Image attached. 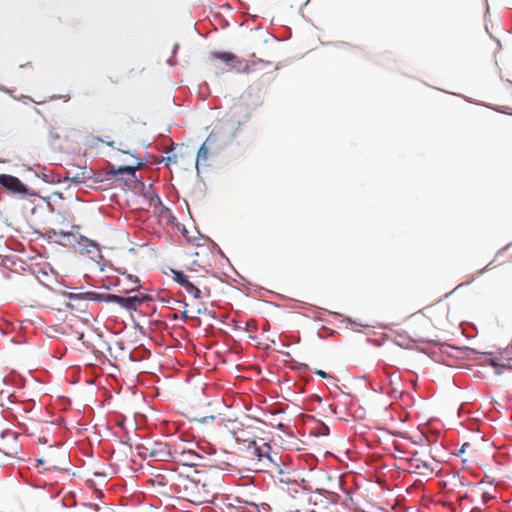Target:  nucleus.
<instances>
[{
	"instance_id": "c9c22d12",
	"label": "nucleus",
	"mask_w": 512,
	"mask_h": 512,
	"mask_svg": "<svg viewBox=\"0 0 512 512\" xmlns=\"http://www.w3.org/2000/svg\"><path fill=\"white\" fill-rule=\"evenodd\" d=\"M485 2H486V10L488 11L489 7H488V4H487V0H485Z\"/></svg>"
},
{
	"instance_id": "f03ea898",
	"label": "nucleus",
	"mask_w": 512,
	"mask_h": 512,
	"mask_svg": "<svg viewBox=\"0 0 512 512\" xmlns=\"http://www.w3.org/2000/svg\"><path fill=\"white\" fill-rule=\"evenodd\" d=\"M211 66L215 70L222 71H244L247 67L246 60L239 58L231 52L214 51L210 54Z\"/></svg>"
},
{
	"instance_id": "412c9836",
	"label": "nucleus",
	"mask_w": 512,
	"mask_h": 512,
	"mask_svg": "<svg viewBox=\"0 0 512 512\" xmlns=\"http://www.w3.org/2000/svg\"><path fill=\"white\" fill-rule=\"evenodd\" d=\"M51 232H52L55 236L59 235V236H63V237H64V236H70V235H71V232H67V231H65V230H59V231H57V230L53 229Z\"/></svg>"
},
{
	"instance_id": "5701e85b",
	"label": "nucleus",
	"mask_w": 512,
	"mask_h": 512,
	"mask_svg": "<svg viewBox=\"0 0 512 512\" xmlns=\"http://www.w3.org/2000/svg\"><path fill=\"white\" fill-rule=\"evenodd\" d=\"M316 373L322 378H326L328 376L327 373L323 370H317Z\"/></svg>"
},
{
	"instance_id": "9d476101",
	"label": "nucleus",
	"mask_w": 512,
	"mask_h": 512,
	"mask_svg": "<svg viewBox=\"0 0 512 512\" xmlns=\"http://www.w3.org/2000/svg\"><path fill=\"white\" fill-rule=\"evenodd\" d=\"M231 114L233 116L243 114L241 119L237 121L238 124H241V122L247 121L250 118L252 114V109L249 106V104L246 101H244V99H240L239 101L234 103L231 109Z\"/></svg>"
},
{
	"instance_id": "cd10ccee",
	"label": "nucleus",
	"mask_w": 512,
	"mask_h": 512,
	"mask_svg": "<svg viewBox=\"0 0 512 512\" xmlns=\"http://www.w3.org/2000/svg\"><path fill=\"white\" fill-rule=\"evenodd\" d=\"M356 434H360V435H362V434H363V432H362V431H358V430L356 429V427L354 426V435H356Z\"/></svg>"
},
{
	"instance_id": "423d86ee",
	"label": "nucleus",
	"mask_w": 512,
	"mask_h": 512,
	"mask_svg": "<svg viewBox=\"0 0 512 512\" xmlns=\"http://www.w3.org/2000/svg\"><path fill=\"white\" fill-rule=\"evenodd\" d=\"M0 185L13 194H27L26 186L15 176L0 174Z\"/></svg>"
},
{
	"instance_id": "e433bc0d",
	"label": "nucleus",
	"mask_w": 512,
	"mask_h": 512,
	"mask_svg": "<svg viewBox=\"0 0 512 512\" xmlns=\"http://www.w3.org/2000/svg\"><path fill=\"white\" fill-rule=\"evenodd\" d=\"M509 246H510V245L505 246L502 250H506V249H508V247H509Z\"/></svg>"
},
{
	"instance_id": "2f4dec72",
	"label": "nucleus",
	"mask_w": 512,
	"mask_h": 512,
	"mask_svg": "<svg viewBox=\"0 0 512 512\" xmlns=\"http://www.w3.org/2000/svg\"><path fill=\"white\" fill-rule=\"evenodd\" d=\"M182 317H183V318H186V317H187V311H183V312H182Z\"/></svg>"
},
{
	"instance_id": "7ed1b4c3",
	"label": "nucleus",
	"mask_w": 512,
	"mask_h": 512,
	"mask_svg": "<svg viewBox=\"0 0 512 512\" xmlns=\"http://www.w3.org/2000/svg\"><path fill=\"white\" fill-rule=\"evenodd\" d=\"M173 280L177 282L185 291L191 294L195 299L201 298V289L203 280L201 277L193 274H185L182 271L172 270Z\"/></svg>"
},
{
	"instance_id": "7c9ffc66",
	"label": "nucleus",
	"mask_w": 512,
	"mask_h": 512,
	"mask_svg": "<svg viewBox=\"0 0 512 512\" xmlns=\"http://www.w3.org/2000/svg\"><path fill=\"white\" fill-rule=\"evenodd\" d=\"M353 487H354V491L357 490L359 488V486L356 484V482L354 481V484H353Z\"/></svg>"
},
{
	"instance_id": "4be33fe9",
	"label": "nucleus",
	"mask_w": 512,
	"mask_h": 512,
	"mask_svg": "<svg viewBox=\"0 0 512 512\" xmlns=\"http://www.w3.org/2000/svg\"><path fill=\"white\" fill-rule=\"evenodd\" d=\"M388 395L391 398L397 399L401 395V391H399L397 389H392L391 391L388 392Z\"/></svg>"
},
{
	"instance_id": "f3484780",
	"label": "nucleus",
	"mask_w": 512,
	"mask_h": 512,
	"mask_svg": "<svg viewBox=\"0 0 512 512\" xmlns=\"http://www.w3.org/2000/svg\"><path fill=\"white\" fill-rule=\"evenodd\" d=\"M366 415V410L362 406L354 407V420L356 419H364Z\"/></svg>"
},
{
	"instance_id": "f8f14e48",
	"label": "nucleus",
	"mask_w": 512,
	"mask_h": 512,
	"mask_svg": "<svg viewBox=\"0 0 512 512\" xmlns=\"http://www.w3.org/2000/svg\"><path fill=\"white\" fill-rule=\"evenodd\" d=\"M247 67L244 71H240L239 73L243 74H252L256 72H261L267 67H272V63L269 61H264L261 59L258 60H246Z\"/></svg>"
},
{
	"instance_id": "f704fd0d",
	"label": "nucleus",
	"mask_w": 512,
	"mask_h": 512,
	"mask_svg": "<svg viewBox=\"0 0 512 512\" xmlns=\"http://www.w3.org/2000/svg\"><path fill=\"white\" fill-rule=\"evenodd\" d=\"M66 462V456L63 454V464Z\"/></svg>"
},
{
	"instance_id": "72a5a7b5",
	"label": "nucleus",
	"mask_w": 512,
	"mask_h": 512,
	"mask_svg": "<svg viewBox=\"0 0 512 512\" xmlns=\"http://www.w3.org/2000/svg\"><path fill=\"white\" fill-rule=\"evenodd\" d=\"M38 462H39L40 464H44V463H45V460L40 459Z\"/></svg>"
},
{
	"instance_id": "473e14b6",
	"label": "nucleus",
	"mask_w": 512,
	"mask_h": 512,
	"mask_svg": "<svg viewBox=\"0 0 512 512\" xmlns=\"http://www.w3.org/2000/svg\"><path fill=\"white\" fill-rule=\"evenodd\" d=\"M353 325H354V331H355L356 330V326H358V323L354 320Z\"/></svg>"
},
{
	"instance_id": "b1692460",
	"label": "nucleus",
	"mask_w": 512,
	"mask_h": 512,
	"mask_svg": "<svg viewBox=\"0 0 512 512\" xmlns=\"http://www.w3.org/2000/svg\"><path fill=\"white\" fill-rule=\"evenodd\" d=\"M321 496V493H316L315 495L311 496L310 500L314 502V504L317 503V498Z\"/></svg>"
},
{
	"instance_id": "39448f33",
	"label": "nucleus",
	"mask_w": 512,
	"mask_h": 512,
	"mask_svg": "<svg viewBox=\"0 0 512 512\" xmlns=\"http://www.w3.org/2000/svg\"><path fill=\"white\" fill-rule=\"evenodd\" d=\"M139 454L142 457H150L156 461H164L168 456L171 455V452L168 450L167 445L164 443H147L142 444L138 447Z\"/></svg>"
},
{
	"instance_id": "c85d7f7f",
	"label": "nucleus",
	"mask_w": 512,
	"mask_h": 512,
	"mask_svg": "<svg viewBox=\"0 0 512 512\" xmlns=\"http://www.w3.org/2000/svg\"><path fill=\"white\" fill-rule=\"evenodd\" d=\"M39 442L45 444V443H47V439L44 438V437L43 438H39Z\"/></svg>"
},
{
	"instance_id": "20e7f679",
	"label": "nucleus",
	"mask_w": 512,
	"mask_h": 512,
	"mask_svg": "<svg viewBox=\"0 0 512 512\" xmlns=\"http://www.w3.org/2000/svg\"><path fill=\"white\" fill-rule=\"evenodd\" d=\"M260 432L261 429L254 425L241 424L240 426L233 429L231 434L238 443H247L248 447L250 448L256 444L258 439H261L259 438Z\"/></svg>"
},
{
	"instance_id": "6ab92c4d",
	"label": "nucleus",
	"mask_w": 512,
	"mask_h": 512,
	"mask_svg": "<svg viewBox=\"0 0 512 512\" xmlns=\"http://www.w3.org/2000/svg\"><path fill=\"white\" fill-rule=\"evenodd\" d=\"M86 242H87L86 247H87V248H88V247H91V248H92V250H91V249H88V252H92V251L99 252V246H98V244H97V243H95L94 241H90V240H86Z\"/></svg>"
},
{
	"instance_id": "9b49d317",
	"label": "nucleus",
	"mask_w": 512,
	"mask_h": 512,
	"mask_svg": "<svg viewBox=\"0 0 512 512\" xmlns=\"http://www.w3.org/2000/svg\"><path fill=\"white\" fill-rule=\"evenodd\" d=\"M143 302V298L139 297L138 295L134 296H119L115 298V303L119 304L123 308L127 310H136L137 307Z\"/></svg>"
},
{
	"instance_id": "f257e3e1",
	"label": "nucleus",
	"mask_w": 512,
	"mask_h": 512,
	"mask_svg": "<svg viewBox=\"0 0 512 512\" xmlns=\"http://www.w3.org/2000/svg\"><path fill=\"white\" fill-rule=\"evenodd\" d=\"M172 481L175 492L196 505L212 502L220 488L219 477L205 470H192L188 474L178 473L173 476Z\"/></svg>"
},
{
	"instance_id": "393cba45",
	"label": "nucleus",
	"mask_w": 512,
	"mask_h": 512,
	"mask_svg": "<svg viewBox=\"0 0 512 512\" xmlns=\"http://www.w3.org/2000/svg\"><path fill=\"white\" fill-rule=\"evenodd\" d=\"M493 262L494 261L490 262L486 267H484L483 269L479 270L478 271V275L483 274Z\"/></svg>"
},
{
	"instance_id": "a878e982",
	"label": "nucleus",
	"mask_w": 512,
	"mask_h": 512,
	"mask_svg": "<svg viewBox=\"0 0 512 512\" xmlns=\"http://www.w3.org/2000/svg\"><path fill=\"white\" fill-rule=\"evenodd\" d=\"M507 355L509 356L510 359H512V345L507 347Z\"/></svg>"
},
{
	"instance_id": "bb28decb",
	"label": "nucleus",
	"mask_w": 512,
	"mask_h": 512,
	"mask_svg": "<svg viewBox=\"0 0 512 512\" xmlns=\"http://www.w3.org/2000/svg\"><path fill=\"white\" fill-rule=\"evenodd\" d=\"M474 279H475V278L473 277L471 280H469V281H467V282H465V283L460 284L458 287L463 286V285H465V284H470L472 281H474Z\"/></svg>"
},
{
	"instance_id": "4468645a",
	"label": "nucleus",
	"mask_w": 512,
	"mask_h": 512,
	"mask_svg": "<svg viewBox=\"0 0 512 512\" xmlns=\"http://www.w3.org/2000/svg\"><path fill=\"white\" fill-rule=\"evenodd\" d=\"M208 159V149L206 147V142H204L199 150H198V153H197V161H196V166H198L199 164H205L206 161Z\"/></svg>"
},
{
	"instance_id": "a211bd4d",
	"label": "nucleus",
	"mask_w": 512,
	"mask_h": 512,
	"mask_svg": "<svg viewBox=\"0 0 512 512\" xmlns=\"http://www.w3.org/2000/svg\"><path fill=\"white\" fill-rule=\"evenodd\" d=\"M339 50H344L346 52V55L349 53V44H344L341 46L335 45L333 46V54H337Z\"/></svg>"
},
{
	"instance_id": "4c0bfd02",
	"label": "nucleus",
	"mask_w": 512,
	"mask_h": 512,
	"mask_svg": "<svg viewBox=\"0 0 512 512\" xmlns=\"http://www.w3.org/2000/svg\"><path fill=\"white\" fill-rule=\"evenodd\" d=\"M465 446H466V444L461 447V450H460L461 452L464 450Z\"/></svg>"
},
{
	"instance_id": "6e6552de",
	"label": "nucleus",
	"mask_w": 512,
	"mask_h": 512,
	"mask_svg": "<svg viewBox=\"0 0 512 512\" xmlns=\"http://www.w3.org/2000/svg\"><path fill=\"white\" fill-rule=\"evenodd\" d=\"M261 444H254L250 447L251 454L257 458L259 462L275 463L272 456L270 455L271 446L264 442V439H260Z\"/></svg>"
},
{
	"instance_id": "aec40b11",
	"label": "nucleus",
	"mask_w": 512,
	"mask_h": 512,
	"mask_svg": "<svg viewBox=\"0 0 512 512\" xmlns=\"http://www.w3.org/2000/svg\"><path fill=\"white\" fill-rule=\"evenodd\" d=\"M117 295L115 294H102L101 299H103L106 302H115V298Z\"/></svg>"
},
{
	"instance_id": "2eb2a0df",
	"label": "nucleus",
	"mask_w": 512,
	"mask_h": 512,
	"mask_svg": "<svg viewBox=\"0 0 512 512\" xmlns=\"http://www.w3.org/2000/svg\"><path fill=\"white\" fill-rule=\"evenodd\" d=\"M354 512H387V511L382 508L375 507V506L361 507L354 503Z\"/></svg>"
},
{
	"instance_id": "c756f323",
	"label": "nucleus",
	"mask_w": 512,
	"mask_h": 512,
	"mask_svg": "<svg viewBox=\"0 0 512 512\" xmlns=\"http://www.w3.org/2000/svg\"><path fill=\"white\" fill-rule=\"evenodd\" d=\"M59 467L57 465H51L49 469H58Z\"/></svg>"
},
{
	"instance_id": "1a4fd4ad",
	"label": "nucleus",
	"mask_w": 512,
	"mask_h": 512,
	"mask_svg": "<svg viewBox=\"0 0 512 512\" xmlns=\"http://www.w3.org/2000/svg\"><path fill=\"white\" fill-rule=\"evenodd\" d=\"M142 198L143 209L149 210L150 208H157L161 206V200L154 191L152 185H149L148 187L143 186Z\"/></svg>"
},
{
	"instance_id": "ddd939ff",
	"label": "nucleus",
	"mask_w": 512,
	"mask_h": 512,
	"mask_svg": "<svg viewBox=\"0 0 512 512\" xmlns=\"http://www.w3.org/2000/svg\"><path fill=\"white\" fill-rule=\"evenodd\" d=\"M141 162H138L135 166H119L117 169L112 168L110 173L112 175L126 174L127 181H133L136 176V170L140 167Z\"/></svg>"
},
{
	"instance_id": "0eeeda50",
	"label": "nucleus",
	"mask_w": 512,
	"mask_h": 512,
	"mask_svg": "<svg viewBox=\"0 0 512 512\" xmlns=\"http://www.w3.org/2000/svg\"><path fill=\"white\" fill-rule=\"evenodd\" d=\"M173 456L186 466H196L198 465V461L201 459V457L195 451L191 449L180 450L178 447L174 448Z\"/></svg>"
},
{
	"instance_id": "dca6fc26",
	"label": "nucleus",
	"mask_w": 512,
	"mask_h": 512,
	"mask_svg": "<svg viewBox=\"0 0 512 512\" xmlns=\"http://www.w3.org/2000/svg\"><path fill=\"white\" fill-rule=\"evenodd\" d=\"M125 279H127L130 282V287L127 289V291H135L140 287L139 279L137 277H134L132 275H126Z\"/></svg>"
}]
</instances>
